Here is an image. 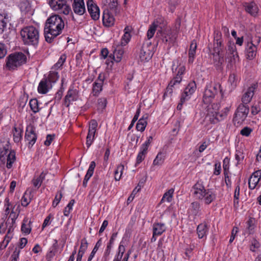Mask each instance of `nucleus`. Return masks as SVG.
<instances>
[{
  "instance_id": "f257e3e1",
  "label": "nucleus",
  "mask_w": 261,
  "mask_h": 261,
  "mask_svg": "<svg viewBox=\"0 0 261 261\" xmlns=\"http://www.w3.org/2000/svg\"><path fill=\"white\" fill-rule=\"evenodd\" d=\"M64 22L59 15H53L46 20L44 27V37L48 43L53 42L55 38L61 34Z\"/></svg>"
},
{
  "instance_id": "f03ea898",
  "label": "nucleus",
  "mask_w": 261,
  "mask_h": 261,
  "mask_svg": "<svg viewBox=\"0 0 261 261\" xmlns=\"http://www.w3.org/2000/svg\"><path fill=\"white\" fill-rule=\"evenodd\" d=\"M194 196L201 200L205 204H209L216 198V194L211 189H205L202 183L197 181L192 187Z\"/></svg>"
},
{
  "instance_id": "7ed1b4c3",
  "label": "nucleus",
  "mask_w": 261,
  "mask_h": 261,
  "mask_svg": "<svg viewBox=\"0 0 261 261\" xmlns=\"http://www.w3.org/2000/svg\"><path fill=\"white\" fill-rule=\"evenodd\" d=\"M20 36L24 44L36 47L39 43L40 34L38 28L33 25L23 27Z\"/></svg>"
},
{
  "instance_id": "20e7f679",
  "label": "nucleus",
  "mask_w": 261,
  "mask_h": 261,
  "mask_svg": "<svg viewBox=\"0 0 261 261\" xmlns=\"http://www.w3.org/2000/svg\"><path fill=\"white\" fill-rule=\"evenodd\" d=\"M219 108V105L215 103L205 107L207 111L205 118L211 123L216 124L225 119L227 116L230 107H226L221 112H218Z\"/></svg>"
},
{
  "instance_id": "39448f33",
  "label": "nucleus",
  "mask_w": 261,
  "mask_h": 261,
  "mask_svg": "<svg viewBox=\"0 0 261 261\" xmlns=\"http://www.w3.org/2000/svg\"><path fill=\"white\" fill-rule=\"evenodd\" d=\"M27 57L22 53L10 55L6 59V67L10 70H15L27 62Z\"/></svg>"
},
{
  "instance_id": "423d86ee",
  "label": "nucleus",
  "mask_w": 261,
  "mask_h": 261,
  "mask_svg": "<svg viewBox=\"0 0 261 261\" xmlns=\"http://www.w3.org/2000/svg\"><path fill=\"white\" fill-rule=\"evenodd\" d=\"M48 4L53 11L59 13L68 15L71 11L66 0H49Z\"/></svg>"
},
{
  "instance_id": "0eeeda50",
  "label": "nucleus",
  "mask_w": 261,
  "mask_h": 261,
  "mask_svg": "<svg viewBox=\"0 0 261 261\" xmlns=\"http://www.w3.org/2000/svg\"><path fill=\"white\" fill-rule=\"evenodd\" d=\"M0 160L5 163L7 162L6 167L10 169L12 165L16 160L15 152L13 150H10L9 145L4 147L3 150L1 151Z\"/></svg>"
},
{
  "instance_id": "6e6552de",
  "label": "nucleus",
  "mask_w": 261,
  "mask_h": 261,
  "mask_svg": "<svg viewBox=\"0 0 261 261\" xmlns=\"http://www.w3.org/2000/svg\"><path fill=\"white\" fill-rule=\"evenodd\" d=\"M221 85L216 84L214 85H207L205 89L203 96V101L205 105H212L213 99L216 94L218 93V90L220 89Z\"/></svg>"
},
{
  "instance_id": "1a4fd4ad",
  "label": "nucleus",
  "mask_w": 261,
  "mask_h": 261,
  "mask_svg": "<svg viewBox=\"0 0 261 261\" xmlns=\"http://www.w3.org/2000/svg\"><path fill=\"white\" fill-rule=\"evenodd\" d=\"M249 112V108L248 105L240 104L238 107L233 118L234 123L241 124L245 121Z\"/></svg>"
},
{
  "instance_id": "9d476101",
  "label": "nucleus",
  "mask_w": 261,
  "mask_h": 261,
  "mask_svg": "<svg viewBox=\"0 0 261 261\" xmlns=\"http://www.w3.org/2000/svg\"><path fill=\"white\" fill-rule=\"evenodd\" d=\"M157 35L161 38L162 41L166 44H172L175 39L171 30L167 27L164 29L160 27V29L158 30Z\"/></svg>"
},
{
  "instance_id": "9b49d317",
  "label": "nucleus",
  "mask_w": 261,
  "mask_h": 261,
  "mask_svg": "<svg viewBox=\"0 0 261 261\" xmlns=\"http://www.w3.org/2000/svg\"><path fill=\"white\" fill-rule=\"evenodd\" d=\"M185 67L181 66L179 67L176 76L174 77L169 83L166 88L165 94H172L173 92V87L176 84H179L182 80L181 75L185 71Z\"/></svg>"
},
{
  "instance_id": "f8f14e48",
  "label": "nucleus",
  "mask_w": 261,
  "mask_h": 261,
  "mask_svg": "<svg viewBox=\"0 0 261 261\" xmlns=\"http://www.w3.org/2000/svg\"><path fill=\"white\" fill-rule=\"evenodd\" d=\"M226 59L231 65L235 64L239 60L237 48L234 43H229L226 50Z\"/></svg>"
},
{
  "instance_id": "ddd939ff",
  "label": "nucleus",
  "mask_w": 261,
  "mask_h": 261,
  "mask_svg": "<svg viewBox=\"0 0 261 261\" xmlns=\"http://www.w3.org/2000/svg\"><path fill=\"white\" fill-rule=\"evenodd\" d=\"M87 10L91 18L94 20L99 19L100 9L94 0H88L86 2Z\"/></svg>"
},
{
  "instance_id": "4468645a",
  "label": "nucleus",
  "mask_w": 261,
  "mask_h": 261,
  "mask_svg": "<svg viewBox=\"0 0 261 261\" xmlns=\"http://www.w3.org/2000/svg\"><path fill=\"white\" fill-rule=\"evenodd\" d=\"M151 42H147L142 45L139 54V58L141 61H148L151 58V52L148 48L150 47Z\"/></svg>"
},
{
  "instance_id": "2eb2a0df",
  "label": "nucleus",
  "mask_w": 261,
  "mask_h": 261,
  "mask_svg": "<svg viewBox=\"0 0 261 261\" xmlns=\"http://www.w3.org/2000/svg\"><path fill=\"white\" fill-rule=\"evenodd\" d=\"M104 80V75L99 74L98 78L93 84L92 94L94 96L98 95V94L102 91Z\"/></svg>"
},
{
  "instance_id": "dca6fc26",
  "label": "nucleus",
  "mask_w": 261,
  "mask_h": 261,
  "mask_svg": "<svg viewBox=\"0 0 261 261\" xmlns=\"http://www.w3.org/2000/svg\"><path fill=\"white\" fill-rule=\"evenodd\" d=\"M72 7L73 12L77 15H83L86 12L84 0H73Z\"/></svg>"
},
{
  "instance_id": "f3484780",
  "label": "nucleus",
  "mask_w": 261,
  "mask_h": 261,
  "mask_svg": "<svg viewBox=\"0 0 261 261\" xmlns=\"http://www.w3.org/2000/svg\"><path fill=\"white\" fill-rule=\"evenodd\" d=\"M261 178V170L255 171L250 177L248 180L249 188L253 190L259 185Z\"/></svg>"
},
{
  "instance_id": "a211bd4d",
  "label": "nucleus",
  "mask_w": 261,
  "mask_h": 261,
  "mask_svg": "<svg viewBox=\"0 0 261 261\" xmlns=\"http://www.w3.org/2000/svg\"><path fill=\"white\" fill-rule=\"evenodd\" d=\"M25 139L32 146L36 142L37 135L35 133V128L32 125H29L27 127Z\"/></svg>"
},
{
  "instance_id": "6ab92c4d",
  "label": "nucleus",
  "mask_w": 261,
  "mask_h": 261,
  "mask_svg": "<svg viewBox=\"0 0 261 261\" xmlns=\"http://www.w3.org/2000/svg\"><path fill=\"white\" fill-rule=\"evenodd\" d=\"M196 89V85L194 81L190 82L185 89L181 97L183 100H188Z\"/></svg>"
},
{
  "instance_id": "aec40b11",
  "label": "nucleus",
  "mask_w": 261,
  "mask_h": 261,
  "mask_svg": "<svg viewBox=\"0 0 261 261\" xmlns=\"http://www.w3.org/2000/svg\"><path fill=\"white\" fill-rule=\"evenodd\" d=\"M246 12L253 17L257 15L259 9L257 5L254 2L245 3L243 5Z\"/></svg>"
},
{
  "instance_id": "412c9836",
  "label": "nucleus",
  "mask_w": 261,
  "mask_h": 261,
  "mask_svg": "<svg viewBox=\"0 0 261 261\" xmlns=\"http://www.w3.org/2000/svg\"><path fill=\"white\" fill-rule=\"evenodd\" d=\"M78 92L76 90L69 89L64 98V103L69 107L72 101H76L78 98Z\"/></svg>"
},
{
  "instance_id": "4be33fe9",
  "label": "nucleus",
  "mask_w": 261,
  "mask_h": 261,
  "mask_svg": "<svg viewBox=\"0 0 261 261\" xmlns=\"http://www.w3.org/2000/svg\"><path fill=\"white\" fill-rule=\"evenodd\" d=\"M255 88V85H253L248 88L247 91L243 94L242 97V102L241 104L247 105L251 101Z\"/></svg>"
},
{
  "instance_id": "5701e85b",
  "label": "nucleus",
  "mask_w": 261,
  "mask_h": 261,
  "mask_svg": "<svg viewBox=\"0 0 261 261\" xmlns=\"http://www.w3.org/2000/svg\"><path fill=\"white\" fill-rule=\"evenodd\" d=\"M257 47L251 42H246L245 53L247 59L252 60L256 55Z\"/></svg>"
},
{
  "instance_id": "b1692460",
  "label": "nucleus",
  "mask_w": 261,
  "mask_h": 261,
  "mask_svg": "<svg viewBox=\"0 0 261 261\" xmlns=\"http://www.w3.org/2000/svg\"><path fill=\"white\" fill-rule=\"evenodd\" d=\"M51 88L52 85L48 82V80L43 78L39 84L38 91L41 94H46Z\"/></svg>"
},
{
  "instance_id": "393cba45",
  "label": "nucleus",
  "mask_w": 261,
  "mask_h": 261,
  "mask_svg": "<svg viewBox=\"0 0 261 261\" xmlns=\"http://www.w3.org/2000/svg\"><path fill=\"white\" fill-rule=\"evenodd\" d=\"M11 17L6 12L0 13V34H2L6 28L7 24L10 21Z\"/></svg>"
},
{
  "instance_id": "a878e982",
  "label": "nucleus",
  "mask_w": 261,
  "mask_h": 261,
  "mask_svg": "<svg viewBox=\"0 0 261 261\" xmlns=\"http://www.w3.org/2000/svg\"><path fill=\"white\" fill-rule=\"evenodd\" d=\"M19 7L24 14L29 16L32 15L31 4L28 0H21Z\"/></svg>"
},
{
  "instance_id": "bb28decb",
  "label": "nucleus",
  "mask_w": 261,
  "mask_h": 261,
  "mask_svg": "<svg viewBox=\"0 0 261 261\" xmlns=\"http://www.w3.org/2000/svg\"><path fill=\"white\" fill-rule=\"evenodd\" d=\"M160 23V20H156L149 25L147 32V37L148 40H150L153 37L156 31H158L159 29H160L161 27L159 25Z\"/></svg>"
},
{
  "instance_id": "cd10ccee",
  "label": "nucleus",
  "mask_w": 261,
  "mask_h": 261,
  "mask_svg": "<svg viewBox=\"0 0 261 261\" xmlns=\"http://www.w3.org/2000/svg\"><path fill=\"white\" fill-rule=\"evenodd\" d=\"M213 63L217 70L222 69L224 62V57L222 54H212Z\"/></svg>"
},
{
  "instance_id": "c85d7f7f",
  "label": "nucleus",
  "mask_w": 261,
  "mask_h": 261,
  "mask_svg": "<svg viewBox=\"0 0 261 261\" xmlns=\"http://www.w3.org/2000/svg\"><path fill=\"white\" fill-rule=\"evenodd\" d=\"M208 228L206 223H201L197 227V233L199 239L206 238Z\"/></svg>"
},
{
  "instance_id": "c756f323",
  "label": "nucleus",
  "mask_w": 261,
  "mask_h": 261,
  "mask_svg": "<svg viewBox=\"0 0 261 261\" xmlns=\"http://www.w3.org/2000/svg\"><path fill=\"white\" fill-rule=\"evenodd\" d=\"M197 49V43L195 40H193L190 44V49L189 50V59L188 62L190 64H192L193 63L196 51Z\"/></svg>"
},
{
  "instance_id": "7c9ffc66",
  "label": "nucleus",
  "mask_w": 261,
  "mask_h": 261,
  "mask_svg": "<svg viewBox=\"0 0 261 261\" xmlns=\"http://www.w3.org/2000/svg\"><path fill=\"white\" fill-rule=\"evenodd\" d=\"M95 163L94 161H92L90 163L89 167L88 168V170L87 172V173L85 176V178L83 180V186L84 187H86L87 186V184L88 182V181L90 179V178L92 176L94 172V168L95 167Z\"/></svg>"
},
{
  "instance_id": "2f4dec72",
  "label": "nucleus",
  "mask_w": 261,
  "mask_h": 261,
  "mask_svg": "<svg viewBox=\"0 0 261 261\" xmlns=\"http://www.w3.org/2000/svg\"><path fill=\"white\" fill-rule=\"evenodd\" d=\"M166 230V227L164 223H155L153 225V232L154 236H160Z\"/></svg>"
},
{
  "instance_id": "473e14b6",
  "label": "nucleus",
  "mask_w": 261,
  "mask_h": 261,
  "mask_svg": "<svg viewBox=\"0 0 261 261\" xmlns=\"http://www.w3.org/2000/svg\"><path fill=\"white\" fill-rule=\"evenodd\" d=\"M102 21L105 26L111 27L114 24V18L112 16H111L108 12H103Z\"/></svg>"
},
{
  "instance_id": "72a5a7b5",
  "label": "nucleus",
  "mask_w": 261,
  "mask_h": 261,
  "mask_svg": "<svg viewBox=\"0 0 261 261\" xmlns=\"http://www.w3.org/2000/svg\"><path fill=\"white\" fill-rule=\"evenodd\" d=\"M189 213L194 216H197L199 214L200 210V204L197 201H195L191 204L188 210Z\"/></svg>"
},
{
  "instance_id": "f704fd0d",
  "label": "nucleus",
  "mask_w": 261,
  "mask_h": 261,
  "mask_svg": "<svg viewBox=\"0 0 261 261\" xmlns=\"http://www.w3.org/2000/svg\"><path fill=\"white\" fill-rule=\"evenodd\" d=\"M124 51L121 46H118L113 51V59L116 62H119L121 61Z\"/></svg>"
},
{
  "instance_id": "c9c22d12",
  "label": "nucleus",
  "mask_w": 261,
  "mask_h": 261,
  "mask_svg": "<svg viewBox=\"0 0 261 261\" xmlns=\"http://www.w3.org/2000/svg\"><path fill=\"white\" fill-rule=\"evenodd\" d=\"M31 221L27 217L24 218L23 220L22 224L21 225V231L22 232L28 234L31 231V227L30 225Z\"/></svg>"
},
{
  "instance_id": "e433bc0d",
  "label": "nucleus",
  "mask_w": 261,
  "mask_h": 261,
  "mask_svg": "<svg viewBox=\"0 0 261 261\" xmlns=\"http://www.w3.org/2000/svg\"><path fill=\"white\" fill-rule=\"evenodd\" d=\"M22 130L20 128L14 127L12 130L13 140L15 142H19L22 138Z\"/></svg>"
},
{
  "instance_id": "4c0bfd02",
  "label": "nucleus",
  "mask_w": 261,
  "mask_h": 261,
  "mask_svg": "<svg viewBox=\"0 0 261 261\" xmlns=\"http://www.w3.org/2000/svg\"><path fill=\"white\" fill-rule=\"evenodd\" d=\"M223 46L222 41L219 39H215L214 42L213 53L212 54H222Z\"/></svg>"
},
{
  "instance_id": "58836bf2",
  "label": "nucleus",
  "mask_w": 261,
  "mask_h": 261,
  "mask_svg": "<svg viewBox=\"0 0 261 261\" xmlns=\"http://www.w3.org/2000/svg\"><path fill=\"white\" fill-rule=\"evenodd\" d=\"M45 173L42 172L39 176L35 177L33 179L32 183L35 187L39 188L41 186L43 180L45 178Z\"/></svg>"
},
{
  "instance_id": "ea45409f",
  "label": "nucleus",
  "mask_w": 261,
  "mask_h": 261,
  "mask_svg": "<svg viewBox=\"0 0 261 261\" xmlns=\"http://www.w3.org/2000/svg\"><path fill=\"white\" fill-rule=\"evenodd\" d=\"M174 191V189L171 188L165 193L161 199V202H164L165 201L168 202H171L172 200Z\"/></svg>"
},
{
  "instance_id": "a19ab883",
  "label": "nucleus",
  "mask_w": 261,
  "mask_h": 261,
  "mask_svg": "<svg viewBox=\"0 0 261 261\" xmlns=\"http://www.w3.org/2000/svg\"><path fill=\"white\" fill-rule=\"evenodd\" d=\"M59 75L57 72L50 71L47 79L49 83L52 85V83H55L59 79ZM46 79V77H44Z\"/></svg>"
},
{
  "instance_id": "79ce46f5",
  "label": "nucleus",
  "mask_w": 261,
  "mask_h": 261,
  "mask_svg": "<svg viewBox=\"0 0 261 261\" xmlns=\"http://www.w3.org/2000/svg\"><path fill=\"white\" fill-rule=\"evenodd\" d=\"M29 104L31 110L34 113H36L39 111L40 108L39 107L38 101L37 99H32L30 101Z\"/></svg>"
},
{
  "instance_id": "37998d69",
  "label": "nucleus",
  "mask_w": 261,
  "mask_h": 261,
  "mask_svg": "<svg viewBox=\"0 0 261 261\" xmlns=\"http://www.w3.org/2000/svg\"><path fill=\"white\" fill-rule=\"evenodd\" d=\"M165 156L164 154L160 152L158 153L156 158L153 161V164L154 166H160L161 165L164 161Z\"/></svg>"
},
{
  "instance_id": "c03bdc74",
  "label": "nucleus",
  "mask_w": 261,
  "mask_h": 261,
  "mask_svg": "<svg viewBox=\"0 0 261 261\" xmlns=\"http://www.w3.org/2000/svg\"><path fill=\"white\" fill-rule=\"evenodd\" d=\"M87 241L85 238H84L81 240V246L77 254L83 256L84 254L85 253L86 250L87 249Z\"/></svg>"
},
{
  "instance_id": "a18cd8bd",
  "label": "nucleus",
  "mask_w": 261,
  "mask_h": 261,
  "mask_svg": "<svg viewBox=\"0 0 261 261\" xmlns=\"http://www.w3.org/2000/svg\"><path fill=\"white\" fill-rule=\"evenodd\" d=\"M10 232V228H9L7 234L5 236L4 240L0 244V250H2L6 248L10 241L11 240V237L8 235Z\"/></svg>"
},
{
  "instance_id": "49530a36",
  "label": "nucleus",
  "mask_w": 261,
  "mask_h": 261,
  "mask_svg": "<svg viewBox=\"0 0 261 261\" xmlns=\"http://www.w3.org/2000/svg\"><path fill=\"white\" fill-rule=\"evenodd\" d=\"M124 169V166L122 165H119L117 166L116 170L115 171V179L116 181H118L120 179L122 174L123 170Z\"/></svg>"
},
{
  "instance_id": "de8ad7c7",
  "label": "nucleus",
  "mask_w": 261,
  "mask_h": 261,
  "mask_svg": "<svg viewBox=\"0 0 261 261\" xmlns=\"http://www.w3.org/2000/svg\"><path fill=\"white\" fill-rule=\"evenodd\" d=\"M147 150L143 149L141 147L140 148V151L139 152L137 156L136 164H140L144 159L145 155L147 154Z\"/></svg>"
},
{
  "instance_id": "09e8293b",
  "label": "nucleus",
  "mask_w": 261,
  "mask_h": 261,
  "mask_svg": "<svg viewBox=\"0 0 261 261\" xmlns=\"http://www.w3.org/2000/svg\"><path fill=\"white\" fill-rule=\"evenodd\" d=\"M147 121H144L143 119H140L138 121L136 125V129L138 131H140L141 132H143L147 125Z\"/></svg>"
},
{
  "instance_id": "8fccbe9b",
  "label": "nucleus",
  "mask_w": 261,
  "mask_h": 261,
  "mask_svg": "<svg viewBox=\"0 0 261 261\" xmlns=\"http://www.w3.org/2000/svg\"><path fill=\"white\" fill-rule=\"evenodd\" d=\"M238 78L237 75L233 73L229 75L228 82L230 84L232 88H234L237 86Z\"/></svg>"
},
{
  "instance_id": "3c124183",
  "label": "nucleus",
  "mask_w": 261,
  "mask_h": 261,
  "mask_svg": "<svg viewBox=\"0 0 261 261\" xmlns=\"http://www.w3.org/2000/svg\"><path fill=\"white\" fill-rule=\"evenodd\" d=\"M18 216V213L14 212L13 210L11 211V212L10 214L9 218L7 220V222H8L9 223H10L9 228L11 229V225H13L15 223V220L17 218ZM7 223L8 222H7L6 223Z\"/></svg>"
},
{
  "instance_id": "603ef678",
  "label": "nucleus",
  "mask_w": 261,
  "mask_h": 261,
  "mask_svg": "<svg viewBox=\"0 0 261 261\" xmlns=\"http://www.w3.org/2000/svg\"><path fill=\"white\" fill-rule=\"evenodd\" d=\"M107 104V99L105 97H101L98 99L97 103L98 110L102 111L105 109Z\"/></svg>"
},
{
  "instance_id": "864d4df0",
  "label": "nucleus",
  "mask_w": 261,
  "mask_h": 261,
  "mask_svg": "<svg viewBox=\"0 0 261 261\" xmlns=\"http://www.w3.org/2000/svg\"><path fill=\"white\" fill-rule=\"evenodd\" d=\"M66 59V56L65 55L63 54L59 58V60L58 61L57 63L54 65V68L56 69H57L58 68H60L63 63L65 62Z\"/></svg>"
},
{
  "instance_id": "5fc2aeb1",
  "label": "nucleus",
  "mask_w": 261,
  "mask_h": 261,
  "mask_svg": "<svg viewBox=\"0 0 261 261\" xmlns=\"http://www.w3.org/2000/svg\"><path fill=\"white\" fill-rule=\"evenodd\" d=\"M75 202V201L74 199H72L70 201L68 205L65 207L64 211V214L66 216H68L70 213V210L72 209V206Z\"/></svg>"
},
{
  "instance_id": "6e6d98bb",
  "label": "nucleus",
  "mask_w": 261,
  "mask_h": 261,
  "mask_svg": "<svg viewBox=\"0 0 261 261\" xmlns=\"http://www.w3.org/2000/svg\"><path fill=\"white\" fill-rule=\"evenodd\" d=\"M112 248V246L107 244V248L105 251L104 254L102 257V259L103 260V261H108Z\"/></svg>"
},
{
  "instance_id": "4d7b16f0",
  "label": "nucleus",
  "mask_w": 261,
  "mask_h": 261,
  "mask_svg": "<svg viewBox=\"0 0 261 261\" xmlns=\"http://www.w3.org/2000/svg\"><path fill=\"white\" fill-rule=\"evenodd\" d=\"M62 197V193L61 191H59L57 192L56 194L55 199L53 202L52 205L53 207H55L60 202L61 198Z\"/></svg>"
},
{
  "instance_id": "13d9d810",
  "label": "nucleus",
  "mask_w": 261,
  "mask_h": 261,
  "mask_svg": "<svg viewBox=\"0 0 261 261\" xmlns=\"http://www.w3.org/2000/svg\"><path fill=\"white\" fill-rule=\"evenodd\" d=\"M131 37V35L129 33H124L123 36L122 37L121 45L122 46L125 45L129 41Z\"/></svg>"
},
{
  "instance_id": "bf43d9fd",
  "label": "nucleus",
  "mask_w": 261,
  "mask_h": 261,
  "mask_svg": "<svg viewBox=\"0 0 261 261\" xmlns=\"http://www.w3.org/2000/svg\"><path fill=\"white\" fill-rule=\"evenodd\" d=\"M125 251L124 246L123 245L120 244L118 247V252L115 258L117 260H121L123 256Z\"/></svg>"
},
{
  "instance_id": "052dcab7",
  "label": "nucleus",
  "mask_w": 261,
  "mask_h": 261,
  "mask_svg": "<svg viewBox=\"0 0 261 261\" xmlns=\"http://www.w3.org/2000/svg\"><path fill=\"white\" fill-rule=\"evenodd\" d=\"M101 245V241L100 240H99L96 244L95 246H94V248L93 249L92 252H91L89 256H90V260L92 259L94 257L96 252L97 251L99 247Z\"/></svg>"
},
{
  "instance_id": "680f3d73",
  "label": "nucleus",
  "mask_w": 261,
  "mask_h": 261,
  "mask_svg": "<svg viewBox=\"0 0 261 261\" xmlns=\"http://www.w3.org/2000/svg\"><path fill=\"white\" fill-rule=\"evenodd\" d=\"M140 189H141V186L139 188H138V187H136L133 190L132 194L127 198V204H128L129 203H130V202H132L133 200L135 195L140 190Z\"/></svg>"
},
{
  "instance_id": "e2e57ef3",
  "label": "nucleus",
  "mask_w": 261,
  "mask_h": 261,
  "mask_svg": "<svg viewBox=\"0 0 261 261\" xmlns=\"http://www.w3.org/2000/svg\"><path fill=\"white\" fill-rule=\"evenodd\" d=\"M140 111H141L140 108H139L137 109V110L136 111V114H135V115L133 120H132L131 123H130V124L129 125V126L128 127V129H131V128L134 126V123L138 120V117H139V116L140 115Z\"/></svg>"
},
{
  "instance_id": "0e129e2a",
  "label": "nucleus",
  "mask_w": 261,
  "mask_h": 261,
  "mask_svg": "<svg viewBox=\"0 0 261 261\" xmlns=\"http://www.w3.org/2000/svg\"><path fill=\"white\" fill-rule=\"evenodd\" d=\"M252 132V129L249 127H244L240 132V134L244 136L248 137Z\"/></svg>"
},
{
  "instance_id": "69168bd1",
  "label": "nucleus",
  "mask_w": 261,
  "mask_h": 261,
  "mask_svg": "<svg viewBox=\"0 0 261 261\" xmlns=\"http://www.w3.org/2000/svg\"><path fill=\"white\" fill-rule=\"evenodd\" d=\"M105 4L108 5L109 8L113 9L117 5V0H105Z\"/></svg>"
},
{
  "instance_id": "338daca9",
  "label": "nucleus",
  "mask_w": 261,
  "mask_h": 261,
  "mask_svg": "<svg viewBox=\"0 0 261 261\" xmlns=\"http://www.w3.org/2000/svg\"><path fill=\"white\" fill-rule=\"evenodd\" d=\"M260 42V37L259 36H255L253 38H251L247 42H251L255 47L259 44Z\"/></svg>"
},
{
  "instance_id": "774afa93",
  "label": "nucleus",
  "mask_w": 261,
  "mask_h": 261,
  "mask_svg": "<svg viewBox=\"0 0 261 261\" xmlns=\"http://www.w3.org/2000/svg\"><path fill=\"white\" fill-rule=\"evenodd\" d=\"M97 125V122L95 120H91L89 123V130L96 132Z\"/></svg>"
}]
</instances>
